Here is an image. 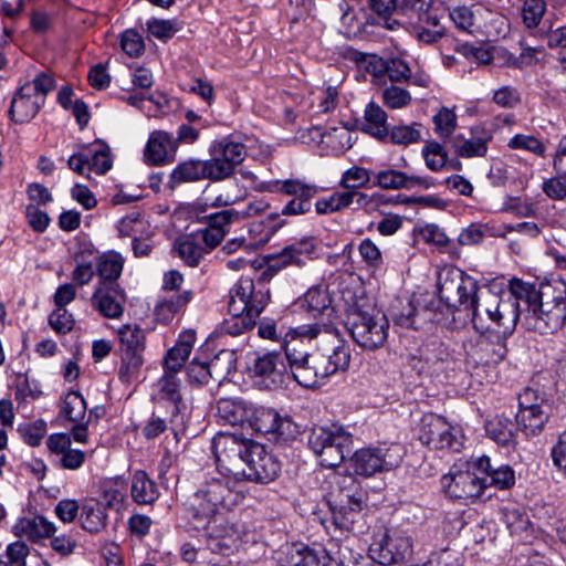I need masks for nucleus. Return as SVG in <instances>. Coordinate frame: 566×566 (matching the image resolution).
<instances>
[{
	"instance_id": "nucleus-34",
	"label": "nucleus",
	"mask_w": 566,
	"mask_h": 566,
	"mask_svg": "<svg viewBox=\"0 0 566 566\" xmlns=\"http://www.w3.org/2000/svg\"><path fill=\"white\" fill-rule=\"evenodd\" d=\"M365 123L363 130L379 140L388 138L389 128L387 125L386 112L376 103L367 104L364 112Z\"/></svg>"
},
{
	"instance_id": "nucleus-25",
	"label": "nucleus",
	"mask_w": 566,
	"mask_h": 566,
	"mask_svg": "<svg viewBox=\"0 0 566 566\" xmlns=\"http://www.w3.org/2000/svg\"><path fill=\"white\" fill-rule=\"evenodd\" d=\"M374 186L381 189H411L416 186L428 187V182L424 178L419 176H410L403 171L386 168L373 172Z\"/></svg>"
},
{
	"instance_id": "nucleus-32",
	"label": "nucleus",
	"mask_w": 566,
	"mask_h": 566,
	"mask_svg": "<svg viewBox=\"0 0 566 566\" xmlns=\"http://www.w3.org/2000/svg\"><path fill=\"white\" fill-rule=\"evenodd\" d=\"M251 407L241 399L222 398L217 403V415L223 424H243L248 422Z\"/></svg>"
},
{
	"instance_id": "nucleus-13",
	"label": "nucleus",
	"mask_w": 566,
	"mask_h": 566,
	"mask_svg": "<svg viewBox=\"0 0 566 566\" xmlns=\"http://www.w3.org/2000/svg\"><path fill=\"white\" fill-rule=\"evenodd\" d=\"M474 328L481 335V340L486 344H495L492 358L480 356V365L500 364L505 356V339L514 332L517 321H473Z\"/></svg>"
},
{
	"instance_id": "nucleus-60",
	"label": "nucleus",
	"mask_w": 566,
	"mask_h": 566,
	"mask_svg": "<svg viewBox=\"0 0 566 566\" xmlns=\"http://www.w3.org/2000/svg\"><path fill=\"white\" fill-rule=\"evenodd\" d=\"M382 101L387 107L397 109L410 104L411 95L407 90L391 85L384 90Z\"/></svg>"
},
{
	"instance_id": "nucleus-30",
	"label": "nucleus",
	"mask_w": 566,
	"mask_h": 566,
	"mask_svg": "<svg viewBox=\"0 0 566 566\" xmlns=\"http://www.w3.org/2000/svg\"><path fill=\"white\" fill-rule=\"evenodd\" d=\"M258 189L273 193L282 192L300 199H312L318 192L316 185L307 184L300 179L266 181L262 182Z\"/></svg>"
},
{
	"instance_id": "nucleus-41",
	"label": "nucleus",
	"mask_w": 566,
	"mask_h": 566,
	"mask_svg": "<svg viewBox=\"0 0 566 566\" xmlns=\"http://www.w3.org/2000/svg\"><path fill=\"white\" fill-rule=\"evenodd\" d=\"M483 8L481 6H459L449 12V18L453 21L458 29L472 32L476 24L478 18L481 17Z\"/></svg>"
},
{
	"instance_id": "nucleus-28",
	"label": "nucleus",
	"mask_w": 566,
	"mask_h": 566,
	"mask_svg": "<svg viewBox=\"0 0 566 566\" xmlns=\"http://www.w3.org/2000/svg\"><path fill=\"white\" fill-rule=\"evenodd\" d=\"M316 250L313 239L305 238L285 247L276 256L273 258L269 269H281L291 264L303 266L304 258H310Z\"/></svg>"
},
{
	"instance_id": "nucleus-23",
	"label": "nucleus",
	"mask_w": 566,
	"mask_h": 566,
	"mask_svg": "<svg viewBox=\"0 0 566 566\" xmlns=\"http://www.w3.org/2000/svg\"><path fill=\"white\" fill-rule=\"evenodd\" d=\"M176 148L177 143L171 134L163 130L154 132L145 147V160L150 165H163L174 157Z\"/></svg>"
},
{
	"instance_id": "nucleus-49",
	"label": "nucleus",
	"mask_w": 566,
	"mask_h": 566,
	"mask_svg": "<svg viewBox=\"0 0 566 566\" xmlns=\"http://www.w3.org/2000/svg\"><path fill=\"white\" fill-rule=\"evenodd\" d=\"M29 555L30 547L22 541H14L0 554V566H27Z\"/></svg>"
},
{
	"instance_id": "nucleus-5",
	"label": "nucleus",
	"mask_w": 566,
	"mask_h": 566,
	"mask_svg": "<svg viewBox=\"0 0 566 566\" xmlns=\"http://www.w3.org/2000/svg\"><path fill=\"white\" fill-rule=\"evenodd\" d=\"M478 290V282L455 266H444L438 272L439 298L452 314L461 312L469 316Z\"/></svg>"
},
{
	"instance_id": "nucleus-11",
	"label": "nucleus",
	"mask_w": 566,
	"mask_h": 566,
	"mask_svg": "<svg viewBox=\"0 0 566 566\" xmlns=\"http://www.w3.org/2000/svg\"><path fill=\"white\" fill-rule=\"evenodd\" d=\"M419 440L437 450L449 448L459 451L462 447L460 430L452 427L444 418L432 413L422 417Z\"/></svg>"
},
{
	"instance_id": "nucleus-19",
	"label": "nucleus",
	"mask_w": 566,
	"mask_h": 566,
	"mask_svg": "<svg viewBox=\"0 0 566 566\" xmlns=\"http://www.w3.org/2000/svg\"><path fill=\"white\" fill-rule=\"evenodd\" d=\"M470 134L469 138L462 134L451 138L450 143L455 154L462 158L484 157L492 138L490 133L482 125H475L470 128Z\"/></svg>"
},
{
	"instance_id": "nucleus-21",
	"label": "nucleus",
	"mask_w": 566,
	"mask_h": 566,
	"mask_svg": "<svg viewBox=\"0 0 566 566\" xmlns=\"http://www.w3.org/2000/svg\"><path fill=\"white\" fill-rule=\"evenodd\" d=\"M201 528L207 535V549L212 553L228 554L234 547L237 531L221 517V514Z\"/></svg>"
},
{
	"instance_id": "nucleus-58",
	"label": "nucleus",
	"mask_w": 566,
	"mask_h": 566,
	"mask_svg": "<svg viewBox=\"0 0 566 566\" xmlns=\"http://www.w3.org/2000/svg\"><path fill=\"white\" fill-rule=\"evenodd\" d=\"M546 10L544 0H525L522 7L523 22L527 28H535Z\"/></svg>"
},
{
	"instance_id": "nucleus-47",
	"label": "nucleus",
	"mask_w": 566,
	"mask_h": 566,
	"mask_svg": "<svg viewBox=\"0 0 566 566\" xmlns=\"http://www.w3.org/2000/svg\"><path fill=\"white\" fill-rule=\"evenodd\" d=\"M191 300V292L187 291L180 295L165 297L155 306V314L161 318L184 314V308Z\"/></svg>"
},
{
	"instance_id": "nucleus-37",
	"label": "nucleus",
	"mask_w": 566,
	"mask_h": 566,
	"mask_svg": "<svg viewBox=\"0 0 566 566\" xmlns=\"http://www.w3.org/2000/svg\"><path fill=\"white\" fill-rule=\"evenodd\" d=\"M81 526L90 533H98L106 525V514L101 503L85 501L80 514Z\"/></svg>"
},
{
	"instance_id": "nucleus-24",
	"label": "nucleus",
	"mask_w": 566,
	"mask_h": 566,
	"mask_svg": "<svg viewBox=\"0 0 566 566\" xmlns=\"http://www.w3.org/2000/svg\"><path fill=\"white\" fill-rule=\"evenodd\" d=\"M279 560L282 566H321L325 560H329V555L302 543H295L284 548Z\"/></svg>"
},
{
	"instance_id": "nucleus-63",
	"label": "nucleus",
	"mask_w": 566,
	"mask_h": 566,
	"mask_svg": "<svg viewBox=\"0 0 566 566\" xmlns=\"http://www.w3.org/2000/svg\"><path fill=\"white\" fill-rule=\"evenodd\" d=\"M120 46L130 57H137L143 54L145 44L140 34L135 30H126L120 36Z\"/></svg>"
},
{
	"instance_id": "nucleus-50",
	"label": "nucleus",
	"mask_w": 566,
	"mask_h": 566,
	"mask_svg": "<svg viewBox=\"0 0 566 566\" xmlns=\"http://www.w3.org/2000/svg\"><path fill=\"white\" fill-rule=\"evenodd\" d=\"M436 134L443 139L452 138V135L457 128V114L448 108L442 107L432 118Z\"/></svg>"
},
{
	"instance_id": "nucleus-36",
	"label": "nucleus",
	"mask_w": 566,
	"mask_h": 566,
	"mask_svg": "<svg viewBox=\"0 0 566 566\" xmlns=\"http://www.w3.org/2000/svg\"><path fill=\"white\" fill-rule=\"evenodd\" d=\"M124 352L142 353L145 348L146 333L136 321H129L117 328Z\"/></svg>"
},
{
	"instance_id": "nucleus-53",
	"label": "nucleus",
	"mask_w": 566,
	"mask_h": 566,
	"mask_svg": "<svg viewBox=\"0 0 566 566\" xmlns=\"http://www.w3.org/2000/svg\"><path fill=\"white\" fill-rule=\"evenodd\" d=\"M422 155L427 167L432 171L442 169L448 159L447 150L438 142L428 143L422 149Z\"/></svg>"
},
{
	"instance_id": "nucleus-43",
	"label": "nucleus",
	"mask_w": 566,
	"mask_h": 566,
	"mask_svg": "<svg viewBox=\"0 0 566 566\" xmlns=\"http://www.w3.org/2000/svg\"><path fill=\"white\" fill-rule=\"evenodd\" d=\"M235 354L229 349L220 350L208 364L211 378L214 380L224 379L235 369Z\"/></svg>"
},
{
	"instance_id": "nucleus-8",
	"label": "nucleus",
	"mask_w": 566,
	"mask_h": 566,
	"mask_svg": "<svg viewBox=\"0 0 566 566\" xmlns=\"http://www.w3.org/2000/svg\"><path fill=\"white\" fill-rule=\"evenodd\" d=\"M287 367L289 363L279 352H255L250 357L248 370L258 386L272 389L283 384Z\"/></svg>"
},
{
	"instance_id": "nucleus-42",
	"label": "nucleus",
	"mask_w": 566,
	"mask_h": 566,
	"mask_svg": "<svg viewBox=\"0 0 566 566\" xmlns=\"http://www.w3.org/2000/svg\"><path fill=\"white\" fill-rule=\"evenodd\" d=\"M352 206V196L348 190L334 191L328 197L319 198L315 202V209L318 214H327L344 210Z\"/></svg>"
},
{
	"instance_id": "nucleus-31",
	"label": "nucleus",
	"mask_w": 566,
	"mask_h": 566,
	"mask_svg": "<svg viewBox=\"0 0 566 566\" xmlns=\"http://www.w3.org/2000/svg\"><path fill=\"white\" fill-rule=\"evenodd\" d=\"M130 496L140 505L153 504L159 497L156 482L144 470H137L132 474Z\"/></svg>"
},
{
	"instance_id": "nucleus-55",
	"label": "nucleus",
	"mask_w": 566,
	"mask_h": 566,
	"mask_svg": "<svg viewBox=\"0 0 566 566\" xmlns=\"http://www.w3.org/2000/svg\"><path fill=\"white\" fill-rule=\"evenodd\" d=\"M102 500L105 506L119 510L125 500L124 482L116 480L104 485Z\"/></svg>"
},
{
	"instance_id": "nucleus-61",
	"label": "nucleus",
	"mask_w": 566,
	"mask_h": 566,
	"mask_svg": "<svg viewBox=\"0 0 566 566\" xmlns=\"http://www.w3.org/2000/svg\"><path fill=\"white\" fill-rule=\"evenodd\" d=\"M511 149H524L537 156H544L546 147L536 137L531 135L517 134L509 142Z\"/></svg>"
},
{
	"instance_id": "nucleus-46",
	"label": "nucleus",
	"mask_w": 566,
	"mask_h": 566,
	"mask_svg": "<svg viewBox=\"0 0 566 566\" xmlns=\"http://www.w3.org/2000/svg\"><path fill=\"white\" fill-rule=\"evenodd\" d=\"M370 9L384 20V27L388 30H397L401 23L391 18V15L400 11V0H368Z\"/></svg>"
},
{
	"instance_id": "nucleus-1",
	"label": "nucleus",
	"mask_w": 566,
	"mask_h": 566,
	"mask_svg": "<svg viewBox=\"0 0 566 566\" xmlns=\"http://www.w3.org/2000/svg\"><path fill=\"white\" fill-rule=\"evenodd\" d=\"M212 450L218 467L233 476L269 483L281 472V463L264 446L235 433H218L212 440Z\"/></svg>"
},
{
	"instance_id": "nucleus-38",
	"label": "nucleus",
	"mask_w": 566,
	"mask_h": 566,
	"mask_svg": "<svg viewBox=\"0 0 566 566\" xmlns=\"http://www.w3.org/2000/svg\"><path fill=\"white\" fill-rule=\"evenodd\" d=\"M515 418L520 430L526 436L541 432L547 421V415L543 411L542 407L518 409Z\"/></svg>"
},
{
	"instance_id": "nucleus-27",
	"label": "nucleus",
	"mask_w": 566,
	"mask_h": 566,
	"mask_svg": "<svg viewBox=\"0 0 566 566\" xmlns=\"http://www.w3.org/2000/svg\"><path fill=\"white\" fill-rule=\"evenodd\" d=\"M474 465L485 475L483 478L486 479V486L491 485L499 490H507L515 483L514 470L507 464L494 467L489 457L482 455L475 460Z\"/></svg>"
},
{
	"instance_id": "nucleus-18",
	"label": "nucleus",
	"mask_w": 566,
	"mask_h": 566,
	"mask_svg": "<svg viewBox=\"0 0 566 566\" xmlns=\"http://www.w3.org/2000/svg\"><path fill=\"white\" fill-rule=\"evenodd\" d=\"M293 313L307 315L312 318L332 317L334 307L327 290L321 285L311 286L303 296L295 301Z\"/></svg>"
},
{
	"instance_id": "nucleus-33",
	"label": "nucleus",
	"mask_w": 566,
	"mask_h": 566,
	"mask_svg": "<svg viewBox=\"0 0 566 566\" xmlns=\"http://www.w3.org/2000/svg\"><path fill=\"white\" fill-rule=\"evenodd\" d=\"M207 178L203 160L188 159L179 163L170 174L168 186L170 189L177 188L185 182H195Z\"/></svg>"
},
{
	"instance_id": "nucleus-35",
	"label": "nucleus",
	"mask_w": 566,
	"mask_h": 566,
	"mask_svg": "<svg viewBox=\"0 0 566 566\" xmlns=\"http://www.w3.org/2000/svg\"><path fill=\"white\" fill-rule=\"evenodd\" d=\"M485 431L490 439L504 448H514L516 444L515 434L511 428V420L496 416L486 421Z\"/></svg>"
},
{
	"instance_id": "nucleus-10",
	"label": "nucleus",
	"mask_w": 566,
	"mask_h": 566,
	"mask_svg": "<svg viewBox=\"0 0 566 566\" xmlns=\"http://www.w3.org/2000/svg\"><path fill=\"white\" fill-rule=\"evenodd\" d=\"M401 460L398 446L368 447L357 450L352 457V467L355 473L370 476L377 472L390 471Z\"/></svg>"
},
{
	"instance_id": "nucleus-16",
	"label": "nucleus",
	"mask_w": 566,
	"mask_h": 566,
	"mask_svg": "<svg viewBox=\"0 0 566 566\" xmlns=\"http://www.w3.org/2000/svg\"><path fill=\"white\" fill-rule=\"evenodd\" d=\"M249 426L260 434H271L274 438H285L292 433V420L281 417L274 409L251 407L248 419Z\"/></svg>"
},
{
	"instance_id": "nucleus-44",
	"label": "nucleus",
	"mask_w": 566,
	"mask_h": 566,
	"mask_svg": "<svg viewBox=\"0 0 566 566\" xmlns=\"http://www.w3.org/2000/svg\"><path fill=\"white\" fill-rule=\"evenodd\" d=\"M60 413L73 422H81L86 413V401L78 391L65 395Z\"/></svg>"
},
{
	"instance_id": "nucleus-62",
	"label": "nucleus",
	"mask_w": 566,
	"mask_h": 566,
	"mask_svg": "<svg viewBox=\"0 0 566 566\" xmlns=\"http://www.w3.org/2000/svg\"><path fill=\"white\" fill-rule=\"evenodd\" d=\"M42 394L40 389V384L30 379L28 374H21L17 377L15 382V399L17 400H25L28 397L32 399H36Z\"/></svg>"
},
{
	"instance_id": "nucleus-7",
	"label": "nucleus",
	"mask_w": 566,
	"mask_h": 566,
	"mask_svg": "<svg viewBox=\"0 0 566 566\" xmlns=\"http://www.w3.org/2000/svg\"><path fill=\"white\" fill-rule=\"evenodd\" d=\"M55 87L52 75L40 72L33 80L21 85L14 94L10 108V118L19 124L30 122L45 102L46 95Z\"/></svg>"
},
{
	"instance_id": "nucleus-64",
	"label": "nucleus",
	"mask_w": 566,
	"mask_h": 566,
	"mask_svg": "<svg viewBox=\"0 0 566 566\" xmlns=\"http://www.w3.org/2000/svg\"><path fill=\"white\" fill-rule=\"evenodd\" d=\"M144 226L140 212L133 211L119 220L117 229L122 237H135L142 233Z\"/></svg>"
},
{
	"instance_id": "nucleus-29",
	"label": "nucleus",
	"mask_w": 566,
	"mask_h": 566,
	"mask_svg": "<svg viewBox=\"0 0 566 566\" xmlns=\"http://www.w3.org/2000/svg\"><path fill=\"white\" fill-rule=\"evenodd\" d=\"M125 264L123 255L114 250L104 252L96 259L97 285H119L118 279L122 275Z\"/></svg>"
},
{
	"instance_id": "nucleus-3",
	"label": "nucleus",
	"mask_w": 566,
	"mask_h": 566,
	"mask_svg": "<svg viewBox=\"0 0 566 566\" xmlns=\"http://www.w3.org/2000/svg\"><path fill=\"white\" fill-rule=\"evenodd\" d=\"M244 499L240 483L229 476H212L188 497L186 510L195 528L216 520L222 511H230Z\"/></svg>"
},
{
	"instance_id": "nucleus-9",
	"label": "nucleus",
	"mask_w": 566,
	"mask_h": 566,
	"mask_svg": "<svg viewBox=\"0 0 566 566\" xmlns=\"http://www.w3.org/2000/svg\"><path fill=\"white\" fill-rule=\"evenodd\" d=\"M268 300V291H255L252 279L241 277L232 290L228 311L232 318H254L263 312Z\"/></svg>"
},
{
	"instance_id": "nucleus-57",
	"label": "nucleus",
	"mask_w": 566,
	"mask_h": 566,
	"mask_svg": "<svg viewBox=\"0 0 566 566\" xmlns=\"http://www.w3.org/2000/svg\"><path fill=\"white\" fill-rule=\"evenodd\" d=\"M18 431L27 444L38 447L46 433V423L43 420H38L33 423L20 424Z\"/></svg>"
},
{
	"instance_id": "nucleus-12",
	"label": "nucleus",
	"mask_w": 566,
	"mask_h": 566,
	"mask_svg": "<svg viewBox=\"0 0 566 566\" xmlns=\"http://www.w3.org/2000/svg\"><path fill=\"white\" fill-rule=\"evenodd\" d=\"M369 554L380 565L402 563L412 554V542L403 532L392 530L370 545Z\"/></svg>"
},
{
	"instance_id": "nucleus-26",
	"label": "nucleus",
	"mask_w": 566,
	"mask_h": 566,
	"mask_svg": "<svg viewBox=\"0 0 566 566\" xmlns=\"http://www.w3.org/2000/svg\"><path fill=\"white\" fill-rule=\"evenodd\" d=\"M12 532L18 537L35 543L50 537L55 532V526L41 515L23 516L17 520Z\"/></svg>"
},
{
	"instance_id": "nucleus-52",
	"label": "nucleus",
	"mask_w": 566,
	"mask_h": 566,
	"mask_svg": "<svg viewBox=\"0 0 566 566\" xmlns=\"http://www.w3.org/2000/svg\"><path fill=\"white\" fill-rule=\"evenodd\" d=\"M421 124L413 123L411 125H398L389 130L388 137L394 144L409 145L421 139Z\"/></svg>"
},
{
	"instance_id": "nucleus-54",
	"label": "nucleus",
	"mask_w": 566,
	"mask_h": 566,
	"mask_svg": "<svg viewBox=\"0 0 566 566\" xmlns=\"http://www.w3.org/2000/svg\"><path fill=\"white\" fill-rule=\"evenodd\" d=\"M88 154L91 172L104 175L112 168L111 150L106 145L102 144L97 148L90 149Z\"/></svg>"
},
{
	"instance_id": "nucleus-4",
	"label": "nucleus",
	"mask_w": 566,
	"mask_h": 566,
	"mask_svg": "<svg viewBox=\"0 0 566 566\" xmlns=\"http://www.w3.org/2000/svg\"><path fill=\"white\" fill-rule=\"evenodd\" d=\"M509 289L515 295L514 318H528L531 315L541 318L539 314L566 318V286L563 283L543 284L536 290L535 285L514 277Z\"/></svg>"
},
{
	"instance_id": "nucleus-39",
	"label": "nucleus",
	"mask_w": 566,
	"mask_h": 566,
	"mask_svg": "<svg viewBox=\"0 0 566 566\" xmlns=\"http://www.w3.org/2000/svg\"><path fill=\"white\" fill-rule=\"evenodd\" d=\"M210 159L203 160L208 179L221 180L229 177L233 172L234 166L228 163L223 153L217 147L214 143L210 148Z\"/></svg>"
},
{
	"instance_id": "nucleus-48",
	"label": "nucleus",
	"mask_w": 566,
	"mask_h": 566,
	"mask_svg": "<svg viewBox=\"0 0 566 566\" xmlns=\"http://www.w3.org/2000/svg\"><path fill=\"white\" fill-rule=\"evenodd\" d=\"M373 178V172L360 166H353L342 174L339 186L344 190H358L366 187Z\"/></svg>"
},
{
	"instance_id": "nucleus-45",
	"label": "nucleus",
	"mask_w": 566,
	"mask_h": 566,
	"mask_svg": "<svg viewBox=\"0 0 566 566\" xmlns=\"http://www.w3.org/2000/svg\"><path fill=\"white\" fill-rule=\"evenodd\" d=\"M143 364L144 359L142 353L124 352L118 369L119 380L123 384H130L137 380Z\"/></svg>"
},
{
	"instance_id": "nucleus-17",
	"label": "nucleus",
	"mask_w": 566,
	"mask_h": 566,
	"mask_svg": "<svg viewBox=\"0 0 566 566\" xmlns=\"http://www.w3.org/2000/svg\"><path fill=\"white\" fill-rule=\"evenodd\" d=\"M269 205L263 200H254L249 202L243 209H226L214 213L205 214L200 221L207 224L210 230H219L222 237L229 232V228L233 222L254 217L263 213Z\"/></svg>"
},
{
	"instance_id": "nucleus-22",
	"label": "nucleus",
	"mask_w": 566,
	"mask_h": 566,
	"mask_svg": "<svg viewBox=\"0 0 566 566\" xmlns=\"http://www.w3.org/2000/svg\"><path fill=\"white\" fill-rule=\"evenodd\" d=\"M511 296L507 300H500L497 295L486 292L483 295L475 296L469 316L472 318H482L481 307H484V314L488 318H504L506 315H513L515 311V295L510 291Z\"/></svg>"
},
{
	"instance_id": "nucleus-56",
	"label": "nucleus",
	"mask_w": 566,
	"mask_h": 566,
	"mask_svg": "<svg viewBox=\"0 0 566 566\" xmlns=\"http://www.w3.org/2000/svg\"><path fill=\"white\" fill-rule=\"evenodd\" d=\"M217 147L223 153L224 158L232 166L241 164L247 156V148L239 142H233L228 138L214 142Z\"/></svg>"
},
{
	"instance_id": "nucleus-51",
	"label": "nucleus",
	"mask_w": 566,
	"mask_h": 566,
	"mask_svg": "<svg viewBox=\"0 0 566 566\" xmlns=\"http://www.w3.org/2000/svg\"><path fill=\"white\" fill-rule=\"evenodd\" d=\"M178 373L164 370V375L157 382V387L161 398L167 399L175 405L181 400L180 394V379L177 377Z\"/></svg>"
},
{
	"instance_id": "nucleus-59",
	"label": "nucleus",
	"mask_w": 566,
	"mask_h": 566,
	"mask_svg": "<svg viewBox=\"0 0 566 566\" xmlns=\"http://www.w3.org/2000/svg\"><path fill=\"white\" fill-rule=\"evenodd\" d=\"M494 348H497L495 344H486L484 342L478 343L475 374L479 376L480 371L485 373V378L488 381H493L497 378V373L495 371V367L497 364L480 365L479 360L481 355H484L485 358L491 359Z\"/></svg>"
},
{
	"instance_id": "nucleus-40",
	"label": "nucleus",
	"mask_w": 566,
	"mask_h": 566,
	"mask_svg": "<svg viewBox=\"0 0 566 566\" xmlns=\"http://www.w3.org/2000/svg\"><path fill=\"white\" fill-rule=\"evenodd\" d=\"M179 258L189 266H197L207 254L193 234H187L176 243Z\"/></svg>"
},
{
	"instance_id": "nucleus-14",
	"label": "nucleus",
	"mask_w": 566,
	"mask_h": 566,
	"mask_svg": "<svg viewBox=\"0 0 566 566\" xmlns=\"http://www.w3.org/2000/svg\"><path fill=\"white\" fill-rule=\"evenodd\" d=\"M441 486L452 499L470 500L483 494L486 489V479L471 471L450 470L441 478Z\"/></svg>"
},
{
	"instance_id": "nucleus-2",
	"label": "nucleus",
	"mask_w": 566,
	"mask_h": 566,
	"mask_svg": "<svg viewBox=\"0 0 566 566\" xmlns=\"http://www.w3.org/2000/svg\"><path fill=\"white\" fill-rule=\"evenodd\" d=\"M322 332L321 326L303 324L287 331L282 339L285 359L294 379L305 388H313L338 370L348 367L350 360L349 350L343 346H336L331 355L322 353L310 354L307 349H297L293 335L303 338H316Z\"/></svg>"
},
{
	"instance_id": "nucleus-15",
	"label": "nucleus",
	"mask_w": 566,
	"mask_h": 566,
	"mask_svg": "<svg viewBox=\"0 0 566 566\" xmlns=\"http://www.w3.org/2000/svg\"><path fill=\"white\" fill-rule=\"evenodd\" d=\"M353 339L363 348L381 347L388 337L389 321H340Z\"/></svg>"
},
{
	"instance_id": "nucleus-20",
	"label": "nucleus",
	"mask_w": 566,
	"mask_h": 566,
	"mask_svg": "<svg viewBox=\"0 0 566 566\" xmlns=\"http://www.w3.org/2000/svg\"><path fill=\"white\" fill-rule=\"evenodd\" d=\"M125 293L119 285H96L93 306L105 318H119L124 314Z\"/></svg>"
},
{
	"instance_id": "nucleus-6",
	"label": "nucleus",
	"mask_w": 566,
	"mask_h": 566,
	"mask_svg": "<svg viewBox=\"0 0 566 566\" xmlns=\"http://www.w3.org/2000/svg\"><path fill=\"white\" fill-rule=\"evenodd\" d=\"M353 446V436L342 424L314 427L308 436V447L322 467L336 468Z\"/></svg>"
}]
</instances>
